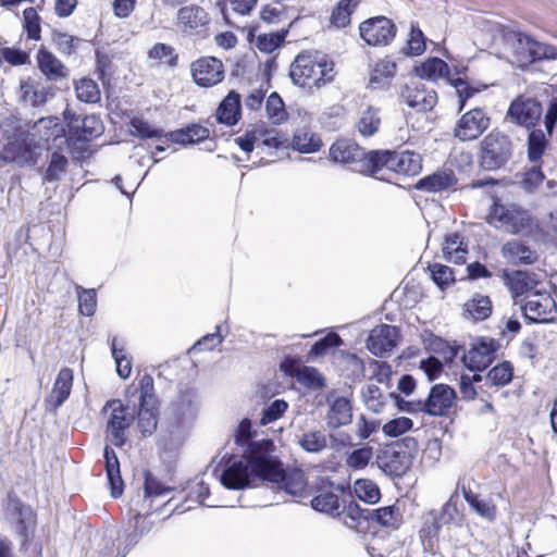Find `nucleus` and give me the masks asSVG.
I'll use <instances>...</instances> for the list:
<instances>
[{
	"instance_id": "obj_1",
	"label": "nucleus",
	"mask_w": 557,
	"mask_h": 557,
	"mask_svg": "<svg viewBox=\"0 0 557 557\" xmlns=\"http://www.w3.org/2000/svg\"><path fill=\"white\" fill-rule=\"evenodd\" d=\"M274 443L260 440L247 449L248 467L243 460H235L221 474V484L228 490L250 486L253 476L274 484L294 497H306L307 480L305 472L294 468L284 470L282 462L273 456Z\"/></svg>"
},
{
	"instance_id": "obj_2",
	"label": "nucleus",
	"mask_w": 557,
	"mask_h": 557,
	"mask_svg": "<svg viewBox=\"0 0 557 557\" xmlns=\"http://www.w3.org/2000/svg\"><path fill=\"white\" fill-rule=\"evenodd\" d=\"M198 397L195 389L180 391L178 395L164 409L159 437L164 445L178 444L187 435L196 417Z\"/></svg>"
},
{
	"instance_id": "obj_3",
	"label": "nucleus",
	"mask_w": 557,
	"mask_h": 557,
	"mask_svg": "<svg viewBox=\"0 0 557 557\" xmlns=\"http://www.w3.org/2000/svg\"><path fill=\"white\" fill-rule=\"evenodd\" d=\"M334 64L319 52H302L290 66V78L301 87H321L333 79Z\"/></svg>"
},
{
	"instance_id": "obj_4",
	"label": "nucleus",
	"mask_w": 557,
	"mask_h": 557,
	"mask_svg": "<svg viewBox=\"0 0 557 557\" xmlns=\"http://www.w3.org/2000/svg\"><path fill=\"white\" fill-rule=\"evenodd\" d=\"M492 45L502 48V54L512 64L524 67L532 63L531 37L508 27L495 24L492 26Z\"/></svg>"
},
{
	"instance_id": "obj_5",
	"label": "nucleus",
	"mask_w": 557,
	"mask_h": 557,
	"mask_svg": "<svg viewBox=\"0 0 557 557\" xmlns=\"http://www.w3.org/2000/svg\"><path fill=\"white\" fill-rule=\"evenodd\" d=\"M330 157L334 162L346 164L354 172L375 175L376 151L366 152L352 140H336L330 148Z\"/></svg>"
},
{
	"instance_id": "obj_6",
	"label": "nucleus",
	"mask_w": 557,
	"mask_h": 557,
	"mask_svg": "<svg viewBox=\"0 0 557 557\" xmlns=\"http://www.w3.org/2000/svg\"><path fill=\"white\" fill-rule=\"evenodd\" d=\"M487 222L495 228L509 234H519L530 227L531 215L515 203L494 201L488 212Z\"/></svg>"
},
{
	"instance_id": "obj_7",
	"label": "nucleus",
	"mask_w": 557,
	"mask_h": 557,
	"mask_svg": "<svg viewBox=\"0 0 557 557\" xmlns=\"http://www.w3.org/2000/svg\"><path fill=\"white\" fill-rule=\"evenodd\" d=\"M375 163L374 176L380 180H386L383 174L380 175L385 170L404 175H416L422 169L421 156L408 150L400 152L379 150Z\"/></svg>"
},
{
	"instance_id": "obj_8",
	"label": "nucleus",
	"mask_w": 557,
	"mask_h": 557,
	"mask_svg": "<svg viewBox=\"0 0 557 557\" xmlns=\"http://www.w3.org/2000/svg\"><path fill=\"white\" fill-rule=\"evenodd\" d=\"M4 516L21 539V545H26L36 528V515L32 507L25 505L15 494L9 493Z\"/></svg>"
},
{
	"instance_id": "obj_9",
	"label": "nucleus",
	"mask_w": 557,
	"mask_h": 557,
	"mask_svg": "<svg viewBox=\"0 0 557 557\" xmlns=\"http://www.w3.org/2000/svg\"><path fill=\"white\" fill-rule=\"evenodd\" d=\"M511 154V140L499 131H492L481 141V164L486 170L502 168L509 161Z\"/></svg>"
},
{
	"instance_id": "obj_10",
	"label": "nucleus",
	"mask_w": 557,
	"mask_h": 557,
	"mask_svg": "<svg viewBox=\"0 0 557 557\" xmlns=\"http://www.w3.org/2000/svg\"><path fill=\"white\" fill-rule=\"evenodd\" d=\"M405 443H394L381 449L376 456L377 467L388 475L401 476L412 463V454L408 450L409 443L416 444L412 438Z\"/></svg>"
},
{
	"instance_id": "obj_11",
	"label": "nucleus",
	"mask_w": 557,
	"mask_h": 557,
	"mask_svg": "<svg viewBox=\"0 0 557 557\" xmlns=\"http://www.w3.org/2000/svg\"><path fill=\"white\" fill-rule=\"evenodd\" d=\"M110 410L107 422V440L116 447H122L127 442V430L134 416L128 413V408L119 399L107 401L103 411Z\"/></svg>"
},
{
	"instance_id": "obj_12",
	"label": "nucleus",
	"mask_w": 557,
	"mask_h": 557,
	"mask_svg": "<svg viewBox=\"0 0 557 557\" xmlns=\"http://www.w3.org/2000/svg\"><path fill=\"white\" fill-rule=\"evenodd\" d=\"M498 343L491 337H476L462 356L463 364L471 371L485 370L495 359Z\"/></svg>"
},
{
	"instance_id": "obj_13",
	"label": "nucleus",
	"mask_w": 557,
	"mask_h": 557,
	"mask_svg": "<svg viewBox=\"0 0 557 557\" xmlns=\"http://www.w3.org/2000/svg\"><path fill=\"white\" fill-rule=\"evenodd\" d=\"M359 34L369 46H386L395 37L396 26L385 16H375L360 24Z\"/></svg>"
},
{
	"instance_id": "obj_14",
	"label": "nucleus",
	"mask_w": 557,
	"mask_h": 557,
	"mask_svg": "<svg viewBox=\"0 0 557 557\" xmlns=\"http://www.w3.org/2000/svg\"><path fill=\"white\" fill-rule=\"evenodd\" d=\"M70 136L76 140L88 141L103 133L102 121L97 115L82 116L70 109L63 113Z\"/></svg>"
},
{
	"instance_id": "obj_15",
	"label": "nucleus",
	"mask_w": 557,
	"mask_h": 557,
	"mask_svg": "<svg viewBox=\"0 0 557 557\" xmlns=\"http://www.w3.org/2000/svg\"><path fill=\"white\" fill-rule=\"evenodd\" d=\"M490 126V117L480 108H474L461 115L454 128V135L461 141L479 138Z\"/></svg>"
},
{
	"instance_id": "obj_16",
	"label": "nucleus",
	"mask_w": 557,
	"mask_h": 557,
	"mask_svg": "<svg viewBox=\"0 0 557 557\" xmlns=\"http://www.w3.org/2000/svg\"><path fill=\"white\" fill-rule=\"evenodd\" d=\"M542 104L534 98L518 97L507 111V116L517 125L533 127L542 115Z\"/></svg>"
},
{
	"instance_id": "obj_17",
	"label": "nucleus",
	"mask_w": 557,
	"mask_h": 557,
	"mask_svg": "<svg viewBox=\"0 0 557 557\" xmlns=\"http://www.w3.org/2000/svg\"><path fill=\"white\" fill-rule=\"evenodd\" d=\"M555 301L547 292L536 289L529 294L522 306L524 317L534 323H543L552 320Z\"/></svg>"
},
{
	"instance_id": "obj_18",
	"label": "nucleus",
	"mask_w": 557,
	"mask_h": 557,
	"mask_svg": "<svg viewBox=\"0 0 557 557\" xmlns=\"http://www.w3.org/2000/svg\"><path fill=\"white\" fill-rule=\"evenodd\" d=\"M191 74L197 85L211 87L223 81L224 67L219 59L205 57L193 62Z\"/></svg>"
},
{
	"instance_id": "obj_19",
	"label": "nucleus",
	"mask_w": 557,
	"mask_h": 557,
	"mask_svg": "<svg viewBox=\"0 0 557 557\" xmlns=\"http://www.w3.org/2000/svg\"><path fill=\"white\" fill-rule=\"evenodd\" d=\"M456 400V392L446 384H435L423 400L424 413L438 417L448 413Z\"/></svg>"
},
{
	"instance_id": "obj_20",
	"label": "nucleus",
	"mask_w": 557,
	"mask_h": 557,
	"mask_svg": "<svg viewBox=\"0 0 557 557\" xmlns=\"http://www.w3.org/2000/svg\"><path fill=\"white\" fill-rule=\"evenodd\" d=\"M326 401L329 409L325 414V423L329 429L334 430L351 423L352 405L350 399L331 393Z\"/></svg>"
},
{
	"instance_id": "obj_21",
	"label": "nucleus",
	"mask_w": 557,
	"mask_h": 557,
	"mask_svg": "<svg viewBox=\"0 0 557 557\" xmlns=\"http://www.w3.org/2000/svg\"><path fill=\"white\" fill-rule=\"evenodd\" d=\"M398 330L396 326L381 324L371 330L367 347L375 356L382 357L397 345Z\"/></svg>"
},
{
	"instance_id": "obj_22",
	"label": "nucleus",
	"mask_w": 557,
	"mask_h": 557,
	"mask_svg": "<svg viewBox=\"0 0 557 557\" xmlns=\"http://www.w3.org/2000/svg\"><path fill=\"white\" fill-rule=\"evenodd\" d=\"M403 100L408 107L418 112L432 110L437 102V95L433 89H426L421 83L406 85L401 92Z\"/></svg>"
},
{
	"instance_id": "obj_23",
	"label": "nucleus",
	"mask_w": 557,
	"mask_h": 557,
	"mask_svg": "<svg viewBox=\"0 0 557 557\" xmlns=\"http://www.w3.org/2000/svg\"><path fill=\"white\" fill-rule=\"evenodd\" d=\"M208 22L207 12L198 5L183 7L177 12V27L185 34H199Z\"/></svg>"
},
{
	"instance_id": "obj_24",
	"label": "nucleus",
	"mask_w": 557,
	"mask_h": 557,
	"mask_svg": "<svg viewBox=\"0 0 557 557\" xmlns=\"http://www.w3.org/2000/svg\"><path fill=\"white\" fill-rule=\"evenodd\" d=\"M18 98L22 102L30 107L42 106L47 101V89L40 77L29 76L21 79Z\"/></svg>"
},
{
	"instance_id": "obj_25",
	"label": "nucleus",
	"mask_w": 557,
	"mask_h": 557,
	"mask_svg": "<svg viewBox=\"0 0 557 557\" xmlns=\"http://www.w3.org/2000/svg\"><path fill=\"white\" fill-rule=\"evenodd\" d=\"M74 374L73 370L70 368H62L54 381L52 391L47 398V403L53 408L57 409L64 404V401L69 398L71 394V389L73 386Z\"/></svg>"
},
{
	"instance_id": "obj_26",
	"label": "nucleus",
	"mask_w": 557,
	"mask_h": 557,
	"mask_svg": "<svg viewBox=\"0 0 557 557\" xmlns=\"http://www.w3.org/2000/svg\"><path fill=\"white\" fill-rule=\"evenodd\" d=\"M37 64L40 72L48 81L57 82L60 78L66 77V67L63 63L45 47H41L37 52Z\"/></svg>"
},
{
	"instance_id": "obj_27",
	"label": "nucleus",
	"mask_w": 557,
	"mask_h": 557,
	"mask_svg": "<svg viewBox=\"0 0 557 557\" xmlns=\"http://www.w3.org/2000/svg\"><path fill=\"white\" fill-rule=\"evenodd\" d=\"M539 283L537 275L528 271H516L507 276V285L515 299L520 296L527 298L529 294L537 289Z\"/></svg>"
},
{
	"instance_id": "obj_28",
	"label": "nucleus",
	"mask_w": 557,
	"mask_h": 557,
	"mask_svg": "<svg viewBox=\"0 0 557 557\" xmlns=\"http://www.w3.org/2000/svg\"><path fill=\"white\" fill-rule=\"evenodd\" d=\"M240 95L231 90L216 109L218 122L228 126L235 125L240 117Z\"/></svg>"
},
{
	"instance_id": "obj_29",
	"label": "nucleus",
	"mask_w": 557,
	"mask_h": 557,
	"mask_svg": "<svg viewBox=\"0 0 557 557\" xmlns=\"http://www.w3.org/2000/svg\"><path fill=\"white\" fill-rule=\"evenodd\" d=\"M159 403L149 405L139 403L137 411V429L143 437L151 436L158 428Z\"/></svg>"
},
{
	"instance_id": "obj_30",
	"label": "nucleus",
	"mask_w": 557,
	"mask_h": 557,
	"mask_svg": "<svg viewBox=\"0 0 557 557\" xmlns=\"http://www.w3.org/2000/svg\"><path fill=\"white\" fill-rule=\"evenodd\" d=\"M103 457L106 460V472L111 487V495L113 497H119L122 495L124 486L120 471L119 458L114 449L110 446H106Z\"/></svg>"
},
{
	"instance_id": "obj_31",
	"label": "nucleus",
	"mask_w": 557,
	"mask_h": 557,
	"mask_svg": "<svg viewBox=\"0 0 557 557\" xmlns=\"http://www.w3.org/2000/svg\"><path fill=\"white\" fill-rule=\"evenodd\" d=\"M171 141L180 145H193L210 136L209 128L200 124H190L184 128L170 132L165 135Z\"/></svg>"
},
{
	"instance_id": "obj_32",
	"label": "nucleus",
	"mask_w": 557,
	"mask_h": 557,
	"mask_svg": "<svg viewBox=\"0 0 557 557\" xmlns=\"http://www.w3.org/2000/svg\"><path fill=\"white\" fill-rule=\"evenodd\" d=\"M456 177L453 172L437 171L421 178L416 188L428 193H440L454 186Z\"/></svg>"
},
{
	"instance_id": "obj_33",
	"label": "nucleus",
	"mask_w": 557,
	"mask_h": 557,
	"mask_svg": "<svg viewBox=\"0 0 557 557\" xmlns=\"http://www.w3.org/2000/svg\"><path fill=\"white\" fill-rule=\"evenodd\" d=\"M311 507L319 512L339 515V496L332 490L320 487L318 494L311 499Z\"/></svg>"
},
{
	"instance_id": "obj_34",
	"label": "nucleus",
	"mask_w": 557,
	"mask_h": 557,
	"mask_svg": "<svg viewBox=\"0 0 557 557\" xmlns=\"http://www.w3.org/2000/svg\"><path fill=\"white\" fill-rule=\"evenodd\" d=\"M442 251L447 261L462 264L466 261L468 248L458 233H451L445 237Z\"/></svg>"
},
{
	"instance_id": "obj_35",
	"label": "nucleus",
	"mask_w": 557,
	"mask_h": 557,
	"mask_svg": "<svg viewBox=\"0 0 557 557\" xmlns=\"http://www.w3.org/2000/svg\"><path fill=\"white\" fill-rule=\"evenodd\" d=\"M503 257L511 263L531 264L535 261L534 252L519 240H510L503 246Z\"/></svg>"
},
{
	"instance_id": "obj_36",
	"label": "nucleus",
	"mask_w": 557,
	"mask_h": 557,
	"mask_svg": "<svg viewBox=\"0 0 557 557\" xmlns=\"http://www.w3.org/2000/svg\"><path fill=\"white\" fill-rule=\"evenodd\" d=\"M297 444L307 453L320 454L327 447V437L321 430H308L297 435Z\"/></svg>"
},
{
	"instance_id": "obj_37",
	"label": "nucleus",
	"mask_w": 557,
	"mask_h": 557,
	"mask_svg": "<svg viewBox=\"0 0 557 557\" xmlns=\"http://www.w3.org/2000/svg\"><path fill=\"white\" fill-rule=\"evenodd\" d=\"M417 76L424 79L437 81L449 73V67L445 61L440 58H430L414 67Z\"/></svg>"
},
{
	"instance_id": "obj_38",
	"label": "nucleus",
	"mask_w": 557,
	"mask_h": 557,
	"mask_svg": "<svg viewBox=\"0 0 557 557\" xmlns=\"http://www.w3.org/2000/svg\"><path fill=\"white\" fill-rule=\"evenodd\" d=\"M370 519L382 527L398 529L403 521V515L396 505L381 507L369 512Z\"/></svg>"
},
{
	"instance_id": "obj_39",
	"label": "nucleus",
	"mask_w": 557,
	"mask_h": 557,
	"mask_svg": "<svg viewBox=\"0 0 557 557\" xmlns=\"http://www.w3.org/2000/svg\"><path fill=\"white\" fill-rule=\"evenodd\" d=\"M381 126L380 110L374 107H367L360 112L359 120L357 122V129L363 137H371L377 133Z\"/></svg>"
},
{
	"instance_id": "obj_40",
	"label": "nucleus",
	"mask_w": 557,
	"mask_h": 557,
	"mask_svg": "<svg viewBox=\"0 0 557 557\" xmlns=\"http://www.w3.org/2000/svg\"><path fill=\"white\" fill-rule=\"evenodd\" d=\"M322 146L320 137L307 128L296 131L293 138V147L301 153H312L318 151Z\"/></svg>"
},
{
	"instance_id": "obj_41",
	"label": "nucleus",
	"mask_w": 557,
	"mask_h": 557,
	"mask_svg": "<svg viewBox=\"0 0 557 557\" xmlns=\"http://www.w3.org/2000/svg\"><path fill=\"white\" fill-rule=\"evenodd\" d=\"M462 495L469 506L482 518L493 521L496 518V506L492 500L481 499L471 490H462Z\"/></svg>"
},
{
	"instance_id": "obj_42",
	"label": "nucleus",
	"mask_w": 557,
	"mask_h": 557,
	"mask_svg": "<svg viewBox=\"0 0 557 557\" xmlns=\"http://www.w3.org/2000/svg\"><path fill=\"white\" fill-rule=\"evenodd\" d=\"M356 497L367 504H376L381 499V492L375 482L370 479H358L352 486Z\"/></svg>"
},
{
	"instance_id": "obj_43",
	"label": "nucleus",
	"mask_w": 557,
	"mask_h": 557,
	"mask_svg": "<svg viewBox=\"0 0 557 557\" xmlns=\"http://www.w3.org/2000/svg\"><path fill=\"white\" fill-rule=\"evenodd\" d=\"M358 0H341L331 14V23L337 28H344L350 24L351 14L358 7Z\"/></svg>"
},
{
	"instance_id": "obj_44",
	"label": "nucleus",
	"mask_w": 557,
	"mask_h": 557,
	"mask_svg": "<svg viewBox=\"0 0 557 557\" xmlns=\"http://www.w3.org/2000/svg\"><path fill=\"white\" fill-rule=\"evenodd\" d=\"M548 145V140L542 129H533L528 136V158L531 162H539Z\"/></svg>"
},
{
	"instance_id": "obj_45",
	"label": "nucleus",
	"mask_w": 557,
	"mask_h": 557,
	"mask_svg": "<svg viewBox=\"0 0 557 557\" xmlns=\"http://www.w3.org/2000/svg\"><path fill=\"white\" fill-rule=\"evenodd\" d=\"M465 310L475 321H482L492 313V304L487 296H478L465 304Z\"/></svg>"
},
{
	"instance_id": "obj_46",
	"label": "nucleus",
	"mask_w": 557,
	"mask_h": 557,
	"mask_svg": "<svg viewBox=\"0 0 557 557\" xmlns=\"http://www.w3.org/2000/svg\"><path fill=\"white\" fill-rule=\"evenodd\" d=\"M286 35V29L259 34L256 37L255 45L261 52L271 53L284 42Z\"/></svg>"
},
{
	"instance_id": "obj_47",
	"label": "nucleus",
	"mask_w": 557,
	"mask_h": 557,
	"mask_svg": "<svg viewBox=\"0 0 557 557\" xmlns=\"http://www.w3.org/2000/svg\"><path fill=\"white\" fill-rule=\"evenodd\" d=\"M447 509H448V504H446L443 507V511H442L441 516H438L435 510H431L423 516L422 528L420 530L421 537L432 539L440 533V530L442 528L441 519L443 518V516L445 515Z\"/></svg>"
},
{
	"instance_id": "obj_48",
	"label": "nucleus",
	"mask_w": 557,
	"mask_h": 557,
	"mask_svg": "<svg viewBox=\"0 0 557 557\" xmlns=\"http://www.w3.org/2000/svg\"><path fill=\"white\" fill-rule=\"evenodd\" d=\"M77 99L86 103H96L100 100V90L97 83L90 78H82L75 85Z\"/></svg>"
},
{
	"instance_id": "obj_49",
	"label": "nucleus",
	"mask_w": 557,
	"mask_h": 557,
	"mask_svg": "<svg viewBox=\"0 0 557 557\" xmlns=\"http://www.w3.org/2000/svg\"><path fill=\"white\" fill-rule=\"evenodd\" d=\"M396 73V63L388 59H382L374 65L371 75L370 84L375 86L384 85V81L393 77Z\"/></svg>"
},
{
	"instance_id": "obj_50",
	"label": "nucleus",
	"mask_w": 557,
	"mask_h": 557,
	"mask_svg": "<svg viewBox=\"0 0 557 557\" xmlns=\"http://www.w3.org/2000/svg\"><path fill=\"white\" fill-rule=\"evenodd\" d=\"M362 397L367 408L374 413H379L383 410L385 405V397L381 392L380 387L374 383H369L362 389Z\"/></svg>"
},
{
	"instance_id": "obj_51",
	"label": "nucleus",
	"mask_w": 557,
	"mask_h": 557,
	"mask_svg": "<svg viewBox=\"0 0 557 557\" xmlns=\"http://www.w3.org/2000/svg\"><path fill=\"white\" fill-rule=\"evenodd\" d=\"M369 512V510L360 508L357 503L350 502L343 511H339L338 516L342 518L346 527L349 529H357L361 519L370 518Z\"/></svg>"
},
{
	"instance_id": "obj_52",
	"label": "nucleus",
	"mask_w": 557,
	"mask_h": 557,
	"mask_svg": "<svg viewBox=\"0 0 557 557\" xmlns=\"http://www.w3.org/2000/svg\"><path fill=\"white\" fill-rule=\"evenodd\" d=\"M265 111L268 117L274 124H280L287 117V112L285 110L284 102L277 92L273 91L267 100Z\"/></svg>"
},
{
	"instance_id": "obj_53",
	"label": "nucleus",
	"mask_w": 557,
	"mask_h": 557,
	"mask_svg": "<svg viewBox=\"0 0 557 557\" xmlns=\"http://www.w3.org/2000/svg\"><path fill=\"white\" fill-rule=\"evenodd\" d=\"M78 297L79 312L86 317H91L97 308V294L94 288L87 289L82 286H76Z\"/></svg>"
},
{
	"instance_id": "obj_54",
	"label": "nucleus",
	"mask_w": 557,
	"mask_h": 557,
	"mask_svg": "<svg viewBox=\"0 0 557 557\" xmlns=\"http://www.w3.org/2000/svg\"><path fill=\"white\" fill-rule=\"evenodd\" d=\"M512 371L513 369L510 362L505 361L491 369L487 373L486 380L492 385L504 386L511 382L513 375Z\"/></svg>"
},
{
	"instance_id": "obj_55",
	"label": "nucleus",
	"mask_w": 557,
	"mask_h": 557,
	"mask_svg": "<svg viewBox=\"0 0 557 557\" xmlns=\"http://www.w3.org/2000/svg\"><path fill=\"white\" fill-rule=\"evenodd\" d=\"M117 339L114 337L111 342L112 357L116 364V372L122 379H127L132 372L131 359L123 348H117Z\"/></svg>"
},
{
	"instance_id": "obj_56",
	"label": "nucleus",
	"mask_w": 557,
	"mask_h": 557,
	"mask_svg": "<svg viewBox=\"0 0 557 557\" xmlns=\"http://www.w3.org/2000/svg\"><path fill=\"white\" fill-rule=\"evenodd\" d=\"M67 165V159L58 152L51 154V159L48 169L45 172L44 181L54 182L60 180Z\"/></svg>"
},
{
	"instance_id": "obj_57",
	"label": "nucleus",
	"mask_w": 557,
	"mask_h": 557,
	"mask_svg": "<svg viewBox=\"0 0 557 557\" xmlns=\"http://www.w3.org/2000/svg\"><path fill=\"white\" fill-rule=\"evenodd\" d=\"M131 134L140 138H160L163 136V131L141 119H133L131 121Z\"/></svg>"
},
{
	"instance_id": "obj_58",
	"label": "nucleus",
	"mask_w": 557,
	"mask_h": 557,
	"mask_svg": "<svg viewBox=\"0 0 557 557\" xmlns=\"http://www.w3.org/2000/svg\"><path fill=\"white\" fill-rule=\"evenodd\" d=\"M23 18H24V28L27 33V38L33 40H39L40 39V17L37 14L36 9L29 7L26 8L23 12Z\"/></svg>"
},
{
	"instance_id": "obj_59",
	"label": "nucleus",
	"mask_w": 557,
	"mask_h": 557,
	"mask_svg": "<svg viewBox=\"0 0 557 557\" xmlns=\"http://www.w3.org/2000/svg\"><path fill=\"white\" fill-rule=\"evenodd\" d=\"M413 422L411 419L407 417H399L387 421L383 425L382 431L388 437H397L411 430Z\"/></svg>"
},
{
	"instance_id": "obj_60",
	"label": "nucleus",
	"mask_w": 557,
	"mask_h": 557,
	"mask_svg": "<svg viewBox=\"0 0 557 557\" xmlns=\"http://www.w3.org/2000/svg\"><path fill=\"white\" fill-rule=\"evenodd\" d=\"M296 380L306 387L319 388L323 386V379L319 371L312 367L301 366L296 373Z\"/></svg>"
},
{
	"instance_id": "obj_61",
	"label": "nucleus",
	"mask_w": 557,
	"mask_h": 557,
	"mask_svg": "<svg viewBox=\"0 0 557 557\" xmlns=\"http://www.w3.org/2000/svg\"><path fill=\"white\" fill-rule=\"evenodd\" d=\"M288 404L283 399H276L267 406L261 413L260 423L267 425L278 420L287 410Z\"/></svg>"
},
{
	"instance_id": "obj_62",
	"label": "nucleus",
	"mask_w": 557,
	"mask_h": 557,
	"mask_svg": "<svg viewBox=\"0 0 557 557\" xmlns=\"http://www.w3.org/2000/svg\"><path fill=\"white\" fill-rule=\"evenodd\" d=\"M531 57L532 63L542 60L557 59V49L545 42H541L531 37Z\"/></svg>"
},
{
	"instance_id": "obj_63",
	"label": "nucleus",
	"mask_w": 557,
	"mask_h": 557,
	"mask_svg": "<svg viewBox=\"0 0 557 557\" xmlns=\"http://www.w3.org/2000/svg\"><path fill=\"white\" fill-rule=\"evenodd\" d=\"M425 50V37L419 27L411 26L407 42V54L420 55Z\"/></svg>"
},
{
	"instance_id": "obj_64",
	"label": "nucleus",
	"mask_w": 557,
	"mask_h": 557,
	"mask_svg": "<svg viewBox=\"0 0 557 557\" xmlns=\"http://www.w3.org/2000/svg\"><path fill=\"white\" fill-rule=\"evenodd\" d=\"M431 271L432 278L436 285L440 287H444L451 282H454V273L453 270L444 264L434 263L429 267Z\"/></svg>"
}]
</instances>
